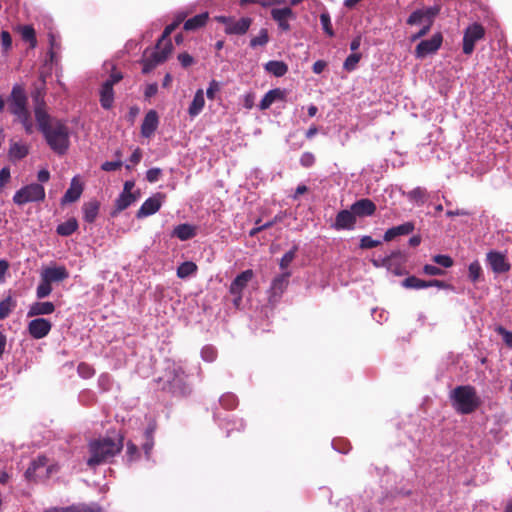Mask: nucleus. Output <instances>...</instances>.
Wrapping results in <instances>:
<instances>
[{
  "mask_svg": "<svg viewBox=\"0 0 512 512\" xmlns=\"http://www.w3.org/2000/svg\"><path fill=\"white\" fill-rule=\"evenodd\" d=\"M45 188L40 183H30L17 190L13 196L14 204L23 206L31 202H42L45 200Z\"/></svg>",
  "mask_w": 512,
  "mask_h": 512,
  "instance_id": "423d86ee",
  "label": "nucleus"
},
{
  "mask_svg": "<svg viewBox=\"0 0 512 512\" xmlns=\"http://www.w3.org/2000/svg\"><path fill=\"white\" fill-rule=\"evenodd\" d=\"M442 40V35L436 33L430 39L421 41L415 49L416 57L424 58L429 54L435 53L440 48Z\"/></svg>",
  "mask_w": 512,
  "mask_h": 512,
  "instance_id": "2eb2a0df",
  "label": "nucleus"
},
{
  "mask_svg": "<svg viewBox=\"0 0 512 512\" xmlns=\"http://www.w3.org/2000/svg\"><path fill=\"white\" fill-rule=\"evenodd\" d=\"M83 184L81 183L78 176L72 178L70 187L67 189L61 199L62 204L76 202L82 195Z\"/></svg>",
  "mask_w": 512,
  "mask_h": 512,
  "instance_id": "4be33fe9",
  "label": "nucleus"
},
{
  "mask_svg": "<svg viewBox=\"0 0 512 512\" xmlns=\"http://www.w3.org/2000/svg\"><path fill=\"white\" fill-rule=\"evenodd\" d=\"M164 196L157 193L144 201L137 211V218H143L155 214L162 206Z\"/></svg>",
  "mask_w": 512,
  "mask_h": 512,
  "instance_id": "a211bd4d",
  "label": "nucleus"
},
{
  "mask_svg": "<svg viewBox=\"0 0 512 512\" xmlns=\"http://www.w3.org/2000/svg\"><path fill=\"white\" fill-rule=\"evenodd\" d=\"M254 273L252 270L248 269L241 272L236 278L232 281L229 291L231 294H241L243 290L246 288L247 284L252 280Z\"/></svg>",
  "mask_w": 512,
  "mask_h": 512,
  "instance_id": "b1692460",
  "label": "nucleus"
},
{
  "mask_svg": "<svg viewBox=\"0 0 512 512\" xmlns=\"http://www.w3.org/2000/svg\"><path fill=\"white\" fill-rule=\"evenodd\" d=\"M355 217L371 216L376 211V205L373 201L367 198L360 199L351 205Z\"/></svg>",
  "mask_w": 512,
  "mask_h": 512,
  "instance_id": "5701e85b",
  "label": "nucleus"
},
{
  "mask_svg": "<svg viewBox=\"0 0 512 512\" xmlns=\"http://www.w3.org/2000/svg\"><path fill=\"white\" fill-rule=\"evenodd\" d=\"M162 170L160 168H151L146 172V179L150 183H155L160 179Z\"/></svg>",
  "mask_w": 512,
  "mask_h": 512,
  "instance_id": "052dcab7",
  "label": "nucleus"
},
{
  "mask_svg": "<svg viewBox=\"0 0 512 512\" xmlns=\"http://www.w3.org/2000/svg\"><path fill=\"white\" fill-rule=\"evenodd\" d=\"M16 305V300L10 294L2 300L0 302V320L6 319L15 309Z\"/></svg>",
  "mask_w": 512,
  "mask_h": 512,
  "instance_id": "f704fd0d",
  "label": "nucleus"
},
{
  "mask_svg": "<svg viewBox=\"0 0 512 512\" xmlns=\"http://www.w3.org/2000/svg\"><path fill=\"white\" fill-rule=\"evenodd\" d=\"M433 262H435L436 264L444 267V268H449L453 265V260L450 256L448 255H435L433 258H432Z\"/></svg>",
  "mask_w": 512,
  "mask_h": 512,
  "instance_id": "5fc2aeb1",
  "label": "nucleus"
},
{
  "mask_svg": "<svg viewBox=\"0 0 512 512\" xmlns=\"http://www.w3.org/2000/svg\"><path fill=\"white\" fill-rule=\"evenodd\" d=\"M201 358L206 362H213L217 358V350L212 345H205L201 350Z\"/></svg>",
  "mask_w": 512,
  "mask_h": 512,
  "instance_id": "a18cd8bd",
  "label": "nucleus"
},
{
  "mask_svg": "<svg viewBox=\"0 0 512 512\" xmlns=\"http://www.w3.org/2000/svg\"><path fill=\"white\" fill-rule=\"evenodd\" d=\"M356 223V217L353 211L341 210L338 212L333 227L337 230H352Z\"/></svg>",
  "mask_w": 512,
  "mask_h": 512,
  "instance_id": "aec40b11",
  "label": "nucleus"
},
{
  "mask_svg": "<svg viewBox=\"0 0 512 512\" xmlns=\"http://www.w3.org/2000/svg\"><path fill=\"white\" fill-rule=\"evenodd\" d=\"M220 89H221V84L218 81H216V80L210 81L209 86L206 91V95H207L208 99L213 100L215 98L216 93H218L220 91Z\"/></svg>",
  "mask_w": 512,
  "mask_h": 512,
  "instance_id": "4d7b16f0",
  "label": "nucleus"
},
{
  "mask_svg": "<svg viewBox=\"0 0 512 512\" xmlns=\"http://www.w3.org/2000/svg\"><path fill=\"white\" fill-rule=\"evenodd\" d=\"M320 22H321L324 32L330 37L333 36L334 31L332 29L330 15L328 13H322L320 15Z\"/></svg>",
  "mask_w": 512,
  "mask_h": 512,
  "instance_id": "864d4df0",
  "label": "nucleus"
},
{
  "mask_svg": "<svg viewBox=\"0 0 512 512\" xmlns=\"http://www.w3.org/2000/svg\"><path fill=\"white\" fill-rule=\"evenodd\" d=\"M380 243L379 240H374L370 236H363L360 240V247L362 249H371L377 247Z\"/></svg>",
  "mask_w": 512,
  "mask_h": 512,
  "instance_id": "13d9d810",
  "label": "nucleus"
},
{
  "mask_svg": "<svg viewBox=\"0 0 512 512\" xmlns=\"http://www.w3.org/2000/svg\"><path fill=\"white\" fill-rule=\"evenodd\" d=\"M269 42L268 31L265 28H262L259 31V34L253 37L250 41V46L255 48L257 46H265Z\"/></svg>",
  "mask_w": 512,
  "mask_h": 512,
  "instance_id": "37998d69",
  "label": "nucleus"
},
{
  "mask_svg": "<svg viewBox=\"0 0 512 512\" xmlns=\"http://www.w3.org/2000/svg\"><path fill=\"white\" fill-rule=\"evenodd\" d=\"M29 153V148L26 144L21 142H13L10 145L9 157L13 160H21Z\"/></svg>",
  "mask_w": 512,
  "mask_h": 512,
  "instance_id": "2f4dec72",
  "label": "nucleus"
},
{
  "mask_svg": "<svg viewBox=\"0 0 512 512\" xmlns=\"http://www.w3.org/2000/svg\"><path fill=\"white\" fill-rule=\"evenodd\" d=\"M271 17L277 23L278 28L282 31L290 30V21L296 18L292 8L288 6L278 7V5H272Z\"/></svg>",
  "mask_w": 512,
  "mask_h": 512,
  "instance_id": "9b49d317",
  "label": "nucleus"
},
{
  "mask_svg": "<svg viewBox=\"0 0 512 512\" xmlns=\"http://www.w3.org/2000/svg\"><path fill=\"white\" fill-rule=\"evenodd\" d=\"M122 74L113 70L110 77L103 83L100 90V103L104 109H109L113 105L114 93L113 85L122 79Z\"/></svg>",
  "mask_w": 512,
  "mask_h": 512,
  "instance_id": "9d476101",
  "label": "nucleus"
},
{
  "mask_svg": "<svg viewBox=\"0 0 512 512\" xmlns=\"http://www.w3.org/2000/svg\"><path fill=\"white\" fill-rule=\"evenodd\" d=\"M285 97V92L281 89H272L269 90L264 97L261 99L259 103V108L261 110L268 109L275 101L282 100Z\"/></svg>",
  "mask_w": 512,
  "mask_h": 512,
  "instance_id": "cd10ccee",
  "label": "nucleus"
},
{
  "mask_svg": "<svg viewBox=\"0 0 512 512\" xmlns=\"http://www.w3.org/2000/svg\"><path fill=\"white\" fill-rule=\"evenodd\" d=\"M70 512H104L96 503H79L70 506Z\"/></svg>",
  "mask_w": 512,
  "mask_h": 512,
  "instance_id": "ea45409f",
  "label": "nucleus"
},
{
  "mask_svg": "<svg viewBox=\"0 0 512 512\" xmlns=\"http://www.w3.org/2000/svg\"><path fill=\"white\" fill-rule=\"evenodd\" d=\"M99 207H100V204L96 200H92L87 203H84V205L82 207L84 220L88 223H93L98 216Z\"/></svg>",
  "mask_w": 512,
  "mask_h": 512,
  "instance_id": "c756f323",
  "label": "nucleus"
},
{
  "mask_svg": "<svg viewBox=\"0 0 512 512\" xmlns=\"http://www.w3.org/2000/svg\"><path fill=\"white\" fill-rule=\"evenodd\" d=\"M7 102L9 104V111L15 116L28 110L26 92L19 84H15L12 87Z\"/></svg>",
  "mask_w": 512,
  "mask_h": 512,
  "instance_id": "6e6552de",
  "label": "nucleus"
},
{
  "mask_svg": "<svg viewBox=\"0 0 512 512\" xmlns=\"http://www.w3.org/2000/svg\"><path fill=\"white\" fill-rule=\"evenodd\" d=\"M196 271L197 265L194 262L186 261L181 263L177 268V276L181 279H185L194 275Z\"/></svg>",
  "mask_w": 512,
  "mask_h": 512,
  "instance_id": "e433bc0d",
  "label": "nucleus"
},
{
  "mask_svg": "<svg viewBox=\"0 0 512 512\" xmlns=\"http://www.w3.org/2000/svg\"><path fill=\"white\" fill-rule=\"evenodd\" d=\"M220 20L225 24V31L227 34L242 35L245 34L252 20L248 17H242L238 20L227 17H220Z\"/></svg>",
  "mask_w": 512,
  "mask_h": 512,
  "instance_id": "4468645a",
  "label": "nucleus"
},
{
  "mask_svg": "<svg viewBox=\"0 0 512 512\" xmlns=\"http://www.w3.org/2000/svg\"><path fill=\"white\" fill-rule=\"evenodd\" d=\"M159 124V117L155 110H150L146 113L141 125V135L145 138H150L156 131Z\"/></svg>",
  "mask_w": 512,
  "mask_h": 512,
  "instance_id": "412c9836",
  "label": "nucleus"
},
{
  "mask_svg": "<svg viewBox=\"0 0 512 512\" xmlns=\"http://www.w3.org/2000/svg\"><path fill=\"white\" fill-rule=\"evenodd\" d=\"M55 311V305L52 302H34L30 305L27 312L28 317L49 315Z\"/></svg>",
  "mask_w": 512,
  "mask_h": 512,
  "instance_id": "393cba45",
  "label": "nucleus"
},
{
  "mask_svg": "<svg viewBox=\"0 0 512 512\" xmlns=\"http://www.w3.org/2000/svg\"><path fill=\"white\" fill-rule=\"evenodd\" d=\"M178 26L179 21H173L171 24L167 25L156 44L155 50L144 52L142 60L143 73H149L168 58L173 49L169 36Z\"/></svg>",
  "mask_w": 512,
  "mask_h": 512,
  "instance_id": "20e7f679",
  "label": "nucleus"
},
{
  "mask_svg": "<svg viewBox=\"0 0 512 512\" xmlns=\"http://www.w3.org/2000/svg\"><path fill=\"white\" fill-rule=\"evenodd\" d=\"M486 261L492 271L496 274L506 273L511 268L506 255L502 252L494 250L489 251L486 255Z\"/></svg>",
  "mask_w": 512,
  "mask_h": 512,
  "instance_id": "f8f14e48",
  "label": "nucleus"
},
{
  "mask_svg": "<svg viewBox=\"0 0 512 512\" xmlns=\"http://www.w3.org/2000/svg\"><path fill=\"white\" fill-rule=\"evenodd\" d=\"M158 382L163 391L175 396H186L192 391L189 375L181 362L167 361L163 375L159 377Z\"/></svg>",
  "mask_w": 512,
  "mask_h": 512,
  "instance_id": "f03ea898",
  "label": "nucleus"
},
{
  "mask_svg": "<svg viewBox=\"0 0 512 512\" xmlns=\"http://www.w3.org/2000/svg\"><path fill=\"white\" fill-rule=\"evenodd\" d=\"M18 31L20 32L22 39L28 42L31 48H35L37 46L36 33L32 26H19Z\"/></svg>",
  "mask_w": 512,
  "mask_h": 512,
  "instance_id": "c9c22d12",
  "label": "nucleus"
},
{
  "mask_svg": "<svg viewBox=\"0 0 512 512\" xmlns=\"http://www.w3.org/2000/svg\"><path fill=\"white\" fill-rule=\"evenodd\" d=\"M0 38H1V44H2L4 51H8L9 49H11L12 38H11L10 33L8 31H2Z\"/></svg>",
  "mask_w": 512,
  "mask_h": 512,
  "instance_id": "e2e57ef3",
  "label": "nucleus"
},
{
  "mask_svg": "<svg viewBox=\"0 0 512 512\" xmlns=\"http://www.w3.org/2000/svg\"><path fill=\"white\" fill-rule=\"evenodd\" d=\"M423 272L426 275H430V276H438V275L444 274V271L441 268L434 266V265H430V264H426L423 267Z\"/></svg>",
  "mask_w": 512,
  "mask_h": 512,
  "instance_id": "680f3d73",
  "label": "nucleus"
},
{
  "mask_svg": "<svg viewBox=\"0 0 512 512\" xmlns=\"http://www.w3.org/2000/svg\"><path fill=\"white\" fill-rule=\"evenodd\" d=\"M122 166V162L120 160L117 161H106L102 164L101 168L104 171H116Z\"/></svg>",
  "mask_w": 512,
  "mask_h": 512,
  "instance_id": "0e129e2a",
  "label": "nucleus"
},
{
  "mask_svg": "<svg viewBox=\"0 0 512 512\" xmlns=\"http://www.w3.org/2000/svg\"><path fill=\"white\" fill-rule=\"evenodd\" d=\"M50 179V172L47 169H41L37 173V180L39 183H46Z\"/></svg>",
  "mask_w": 512,
  "mask_h": 512,
  "instance_id": "774afa93",
  "label": "nucleus"
},
{
  "mask_svg": "<svg viewBox=\"0 0 512 512\" xmlns=\"http://www.w3.org/2000/svg\"><path fill=\"white\" fill-rule=\"evenodd\" d=\"M34 114L38 129L50 149L58 155L65 154L70 144L68 126L62 120L51 117L46 111L44 100L38 96L35 98Z\"/></svg>",
  "mask_w": 512,
  "mask_h": 512,
  "instance_id": "f257e3e1",
  "label": "nucleus"
},
{
  "mask_svg": "<svg viewBox=\"0 0 512 512\" xmlns=\"http://www.w3.org/2000/svg\"><path fill=\"white\" fill-rule=\"evenodd\" d=\"M220 403L226 409H233L237 406L238 400L234 394L227 393L221 396Z\"/></svg>",
  "mask_w": 512,
  "mask_h": 512,
  "instance_id": "8fccbe9b",
  "label": "nucleus"
},
{
  "mask_svg": "<svg viewBox=\"0 0 512 512\" xmlns=\"http://www.w3.org/2000/svg\"><path fill=\"white\" fill-rule=\"evenodd\" d=\"M426 196L427 191L422 187H416L407 194V197L410 201L416 202L418 204H423L425 202Z\"/></svg>",
  "mask_w": 512,
  "mask_h": 512,
  "instance_id": "a19ab883",
  "label": "nucleus"
},
{
  "mask_svg": "<svg viewBox=\"0 0 512 512\" xmlns=\"http://www.w3.org/2000/svg\"><path fill=\"white\" fill-rule=\"evenodd\" d=\"M296 251H297V248L296 247H293L291 250H289L288 252H286L281 260H280V268L282 270H285L288 268V266L291 264V262L294 260L295 256H296Z\"/></svg>",
  "mask_w": 512,
  "mask_h": 512,
  "instance_id": "3c124183",
  "label": "nucleus"
},
{
  "mask_svg": "<svg viewBox=\"0 0 512 512\" xmlns=\"http://www.w3.org/2000/svg\"><path fill=\"white\" fill-rule=\"evenodd\" d=\"M52 292V284L41 277L40 283L36 288V296L38 299H43L49 296Z\"/></svg>",
  "mask_w": 512,
  "mask_h": 512,
  "instance_id": "79ce46f5",
  "label": "nucleus"
},
{
  "mask_svg": "<svg viewBox=\"0 0 512 512\" xmlns=\"http://www.w3.org/2000/svg\"><path fill=\"white\" fill-rule=\"evenodd\" d=\"M301 2L302 0H265L264 2H261V6L270 7L272 5H285L291 8L293 6H297Z\"/></svg>",
  "mask_w": 512,
  "mask_h": 512,
  "instance_id": "de8ad7c7",
  "label": "nucleus"
},
{
  "mask_svg": "<svg viewBox=\"0 0 512 512\" xmlns=\"http://www.w3.org/2000/svg\"><path fill=\"white\" fill-rule=\"evenodd\" d=\"M125 457L128 462H133L134 460H136L139 457L138 448L131 441L127 442V444H126Z\"/></svg>",
  "mask_w": 512,
  "mask_h": 512,
  "instance_id": "603ef678",
  "label": "nucleus"
},
{
  "mask_svg": "<svg viewBox=\"0 0 512 512\" xmlns=\"http://www.w3.org/2000/svg\"><path fill=\"white\" fill-rule=\"evenodd\" d=\"M123 448L122 438L103 437L91 440L88 444L90 456L87 465L91 468L109 463Z\"/></svg>",
  "mask_w": 512,
  "mask_h": 512,
  "instance_id": "7ed1b4c3",
  "label": "nucleus"
},
{
  "mask_svg": "<svg viewBox=\"0 0 512 512\" xmlns=\"http://www.w3.org/2000/svg\"><path fill=\"white\" fill-rule=\"evenodd\" d=\"M205 106V98L203 89H198L195 92L193 100L188 108V114L191 118L198 116Z\"/></svg>",
  "mask_w": 512,
  "mask_h": 512,
  "instance_id": "bb28decb",
  "label": "nucleus"
},
{
  "mask_svg": "<svg viewBox=\"0 0 512 512\" xmlns=\"http://www.w3.org/2000/svg\"><path fill=\"white\" fill-rule=\"evenodd\" d=\"M413 229H414V225L410 222H406L399 226L392 227L385 232L384 240L391 241L399 235H407V234L411 233L413 231Z\"/></svg>",
  "mask_w": 512,
  "mask_h": 512,
  "instance_id": "c85d7f7f",
  "label": "nucleus"
},
{
  "mask_svg": "<svg viewBox=\"0 0 512 512\" xmlns=\"http://www.w3.org/2000/svg\"><path fill=\"white\" fill-rule=\"evenodd\" d=\"M208 20V14L207 13H201L198 14L184 23V29L187 31L196 30L206 24Z\"/></svg>",
  "mask_w": 512,
  "mask_h": 512,
  "instance_id": "473e14b6",
  "label": "nucleus"
},
{
  "mask_svg": "<svg viewBox=\"0 0 512 512\" xmlns=\"http://www.w3.org/2000/svg\"><path fill=\"white\" fill-rule=\"evenodd\" d=\"M41 277L52 284L67 279L69 272L64 266H49L41 271Z\"/></svg>",
  "mask_w": 512,
  "mask_h": 512,
  "instance_id": "6ab92c4d",
  "label": "nucleus"
},
{
  "mask_svg": "<svg viewBox=\"0 0 512 512\" xmlns=\"http://www.w3.org/2000/svg\"><path fill=\"white\" fill-rule=\"evenodd\" d=\"M265 70L276 77L284 76L288 71V66L283 61L272 60L265 64Z\"/></svg>",
  "mask_w": 512,
  "mask_h": 512,
  "instance_id": "7c9ffc66",
  "label": "nucleus"
},
{
  "mask_svg": "<svg viewBox=\"0 0 512 512\" xmlns=\"http://www.w3.org/2000/svg\"><path fill=\"white\" fill-rule=\"evenodd\" d=\"M440 9L438 6L427 7L414 11L409 18L407 23L409 25H425L426 23H432L434 17L439 13Z\"/></svg>",
  "mask_w": 512,
  "mask_h": 512,
  "instance_id": "ddd939ff",
  "label": "nucleus"
},
{
  "mask_svg": "<svg viewBox=\"0 0 512 512\" xmlns=\"http://www.w3.org/2000/svg\"><path fill=\"white\" fill-rule=\"evenodd\" d=\"M196 234V226L188 223L177 225L172 231V236L178 238L181 241L192 239L196 236Z\"/></svg>",
  "mask_w": 512,
  "mask_h": 512,
  "instance_id": "a878e982",
  "label": "nucleus"
},
{
  "mask_svg": "<svg viewBox=\"0 0 512 512\" xmlns=\"http://www.w3.org/2000/svg\"><path fill=\"white\" fill-rule=\"evenodd\" d=\"M98 385L103 391L110 390L112 386V379L111 376L107 373H103L98 378Z\"/></svg>",
  "mask_w": 512,
  "mask_h": 512,
  "instance_id": "6e6d98bb",
  "label": "nucleus"
},
{
  "mask_svg": "<svg viewBox=\"0 0 512 512\" xmlns=\"http://www.w3.org/2000/svg\"><path fill=\"white\" fill-rule=\"evenodd\" d=\"M485 36V29L479 23H473L469 25L463 36V53L471 55L474 51L475 44L477 41L483 39Z\"/></svg>",
  "mask_w": 512,
  "mask_h": 512,
  "instance_id": "1a4fd4ad",
  "label": "nucleus"
},
{
  "mask_svg": "<svg viewBox=\"0 0 512 512\" xmlns=\"http://www.w3.org/2000/svg\"><path fill=\"white\" fill-rule=\"evenodd\" d=\"M482 274V268L480 263L476 260L469 264L468 276L472 282H477Z\"/></svg>",
  "mask_w": 512,
  "mask_h": 512,
  "instance_id": "c03bdc74",
  "label": "nucleus"
},
{
  "mask_svg": "<svg viewBox=\"0 0 512 512\" xmlns=\"http://www.w3.org/2000/svg\"><path fill=\"white\" fill-rule=\"evenodd\" d=\"M360 59H361V54L360 53H352V54H350L346 58V60L344 61V64H343L344 69L349 71V72L353 71L356 68V66H357L358 62L360 61Z\"/></svg>",
  "mask_w": 512,
  "mask_h": 512,
  "instance_id": "09e8293b",
  "label": "nucleus"
},
{
  "mask_svg": "<svg viewBox=\"0 0 512 512\" xmlns=\"http://www.w3.org/2000/svg\"><path fill=\"white\" fill-rule=\"evenodd\" d=\"M54 467L48 465V459L45 456H38L33 460L25 472V476L29 480H40L47 478L52 472Z\"/></svg>",
  "mask_w": 512,
  "mask_h": 512,
  "instance_id": "0eeeda50",
  "label": "nucleus"
},
{
  "mask_svg": "<svg viewBox=\"0 0 512 512\" xmlns=\"http://www.w3.org/2000/svg\"><path fill=\"white\" fill-rule=\"evenodd\" d=\"M178 60L181 63V65L185 68L190 66L194 62L193 57L191 55H189L188 53L179 54Z\"/></svg>",
  "mask_w": 512,
  "mask_h": 512,
  "instance_id": "338daca9",
  "label": "nucleus"
},
{
  "mask_svg": "<svg viewBox=\"0 0 512 512\" xmlns=\"http://www.w3.org/2000/svg\"><path fill=\"white\" fill-rule=\"evenodd\" d=\"M315 163V156L311 152H304L300 157V164L305 167L309 168L313 166Z\"/></svg>",
  "mask_w": 512,
  "mask_h": 512,
  "instance_id": "bf43d9fd",
  "label": "nucleus"
},
{
  "mask_svg": "<svg viewBox=\"0 0 512 512\" xmlns=\"http://www.w3.org/2000/svg\"><path fill=\"white\" fill-rule=\"evenodd\" d=\"M52 323L45 318H36L28 323V332L34 339H42L51 331Z\"/></svg>",
  "mask_w": 512,
  "mask_h": 512,
  "instance_id": "dca6fc26",
  "label": "nucleus"
},
{
  "mask_svg": "<svg viewBox=\"0 0 512 512\" xmlns=\"http://www.w3.org/2000/svg\"><path fill=\"white\" fill-rule=\"evenodd\" d=\"M77 372H78V375H79L81 378H83V379H89V378H91V377H93V376H94V374H95V369H94L91 365H89V364H87V363H85V362H82V363H80V364L78 365V367H77Z\"/></svg>",
  "mask_w": 512,
  "mask_h": 512,
  "instance_id": "49530a36",
  "label": "nucleus"
},
{
  "mask_svg": "<svg viewBox=\"0 0 512 512\" xmlns=\"http://www.w3.org/2000/svg\"><path fill=\"white\" fill-rule=\"evenodd\" d=\"M136 197L132 193H121L116 200V211L120 212L128 208L133 202H135Z\"/></svg>",
  "mask_w": 512,
  "mask_h": 512,
  "instance_id": "4c0bfd02",
  "label": "nucleus"
},
{
  "mask_svg": "<svg viewBox=\"0 0 512 512\" xmlns=\"http://www.w3.org/2000/svg\"><path fill=\"white\" fill-rule=\"evenodd\" d=\"M290 276L291 273L289 271H285L273 279L270 287V301L276 302L279 300V298L288 287Z\"/></svg>",
  "mask_w": 512,
  "mask_h": 512,
  "instance_id": "f3484780",
  "label": "nucleus"
},
{
  "mask_svg": "<svg viewBox=\"0 0 512 512\" xmlns=\"http://www.w3.org/2000/svg\"><path fill=\"white\" fill-rule=\"evenodd\" d=\"M451 402L455 410L460 414H470L480 405L474 387L470 385L458 386L450 394Z\"/></svg>",
  "mask_w": 512,
  "mask_h": 512,
  "instance_id": "39448f33",
  "label": "nucleus"
},
{
  "mask_svg": "<svg viewBox=\"0 0 512 512\" xmlns=\"http://www.w3.org/2000/svg\"><path fill=\"white\" fill-rule=\"evenodd\" d=\"M78 229V222L75 218H70L67 221L59 224L56 232L61 236H70Z\"/></svg>",
  "mask_w": 512,
  "mask_h": 512,
  "instance_id": "72a5a7b5",
  "label": "nucleus"
},
{
  "mask_svg": "<svg viewBox=\"0 0 512 512\" xmlns=\"http://www.w3.org/2000/svg\"><path fill=\"white\" fill-rule=\"evenodd\" d=\"M402 286L408 289H424L428 288L427 281L419 279L415 276H409L403 280Z\"/></svg>",
  "mask_w": 512,
  "mask_h": 512,
  "instance_id": "58836bf2",
  "label": "nucleus"
},
{
  "mask_svg": "<svg viewBox=\"0 0 512 512\" xmlns=\"http://www.w3.org/2000/svg\"><path fill=\"white\" fill-rule=\"evenodd\" d=\"M11 174L8 167H3L0 170V188H3L10 180Z\"/></svg>",
  "mask_w": 512,
  "mask_h": 512,
  "instance_id": "69168bd1",
  "label": "nucleus"
}]
</instances>
